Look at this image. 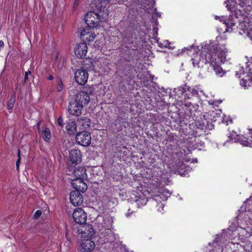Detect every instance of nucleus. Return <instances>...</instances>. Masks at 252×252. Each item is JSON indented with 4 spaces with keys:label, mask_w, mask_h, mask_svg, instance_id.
I'll list each match as a JSON object with an SVG mask.
<instances>
[{
    "label": "nucleus",
    "mask_w": 252,
    "mask_h": 252,
    "mask_svg": "<svg viewBox=\"0 0 252 252\" xmlns=\"http://www.w3.org/2000/svg\"><path fill=\"white\" fill-rule=\"evenodd\" d=\"M227 52V49L222 45L217 48V52L215 53L211 51L208 52L206 51H202L199 55L196 53L192 58V64L194 67L200 68L203 67V63H209V69L214 70L218 76L222 77L225 73V71L217 64L216 56L217 55L220 59V61L223 63L226 60Z\"/></svg>",
    "instance_id": "obj_1"
},
{
    "label": "nucleus",
    "mask_w": 252,
    "mask_h": 252,
    "mask_svg": "<svg viewBox=\"0 0 252 252\" xmlns=\"http://www.w3.org/2000/svg\"><path fill=\"white\" fill-rule=\"evenodd\" d=\"M252 237L251 236V233H250L248 227L246 228L238 226L234 231H232L231 244H239L241 242H246L249 244V242L252 241Z\"/></svg>",
    "instance_id": "obj_2"
},
{
    "label": "nucleus",
    "mask_w": 252,
    "mask_h": 252,
    "mask_svg": "<svg viewBox=\"0 0 252 252\" xmlns=\"http://www.w3.org/2000/svg\"><path fill=\"white\" fill-rule=\"evenodd\" d=\"M75 139L78 144L87 147L91 143V134L87 131H81L76 134Z\"/></svg>",
    "instance_id": "obj_3"
},
{
    "label": "nucleus",
    "mask_w": 252,
    "mask_h": 252,
    "mask_svg": "<svg viewBox=\"0 0 252 252\" xmlns=\"http://www.w3.org/2000/svg\"><path fill=\"white\" fill-rule=\"evenodd\" d=\"M85 21L86 25L94 29L97 26V24L101 21L99 17L96 12L94 11L88 12L85 16Z\"/></svg>",
    "instance_id": "obj_4"
},
{
    "label": "nucleus",
    "mask_w": 252,
    "mask_h": 252,
    "mask_svg": "<svg viewBox=\"0 0 252 252\" xmlns=\"http://www.w3.org/2000/svg\"><path fill=\"white\" fill-rule=\"evenodd\" d=\"M94 30V28L87 25L81 30L80 36L82 39L88 41H93L95 37Z\"/></svg>",
    "instance_id": "obj_5"
},
{
    "label": "nucleus",
    "mask_w": 252,
    "mask_h": 252,
    "mask_svg": "<svg viewBox=\"0 0 252 252\" xmlns=\"http://www.w3.org/2000/svg\"><path fill=\"white\" fill-rule=\"evenodd\" d=\"M72 217L76 223L83 224L87 220V214L85 211L80 208L74 210L72 214Z\"/></svg>",
    "instance_id": "obj_6"
},
{
    "label": "nucleus",
    "mask_w": 252,
    "mask_h": 252,
    "mask_svg": "<svg viewBox=\"0 0 252 252\" xmlns=\"http://www.w3.org/2000/svg\"><path fill=\"white\" fill-rule=\"evenodd\" d=\"M88 73L84 69H78L75 73L76 82L80 85H84L88 79Z\"/></svg>",
    "instance_id": "obj_7"
},
{
    "label": "nucleus",
    "mask_w": 252,
    "mask_h": 252,
    "mask_svg": "<svg viewBox=\"0 0 252 252\" xmlns=\"http://www.w3.org/2000/svg\"><path fill=\"white\" fill-rule=\"evenodd\" d=\"M88 91H83L78 93L75 96V101L80 105L82 104V107L87 105L90 102V97Z\"/></svg>",
    "instance_id": "obj_8"
},
{
    "label": "nucleus",
    "mask_w": 252,
    "mask_h": 252,
    "mask_svg": "<svg viewBox=\"0 0 252 252\" xmlns=\"http://www.w3.org/2000/svg\"><path fill=\"white\" fill-rule=\"evenodd\" d=\"M66 173L69 175H74L75 177L74 179H86L87 178L86 170L84 167L78 166L73 169L72 172L68 171Z\"/></svg>",
    "instance_id": "obj_9"
},
{
    "label": "nucleus",
    "mask_w": 252,
    "mask_h": 252,
    "mask_svg": "<svg viewBox=\"0 0 252 252\" xmlns=\"http://www.w3.org/2000/svg\"><path fill=\"white\" fill-rule=\"evenodd\" d=\"M84 179H73L71 182L72 187L79 192H84L87 189L88 186L84 181Z\"/></svg>",
    "instance_id": "obj_10"
},
{
    "label": "nucleus",
    "mask_w": 252,
    "mask_h": 252,
    "mask_svg": "<svg viewBox=\"0 0 252 252\" xmlns=\"http://www.w3.org/2000/svg\"><path fill=\"white\" fill-rule=\"evenodd\" d=\"M82 108V104L80 105L75 101L69 102L68 106V111L70 114L76 116L81 114Z\"/></svg>",
    "instance_id": "obj_11"
},
{
    "label": "nucleus",
    "mask_w": 252,
    "mask_h": 252,
    "mask_svg": "<svg viewBox=\"0 0 252 252\" xmlns=\"http://www.w3.org/2000/svg\"><path fill=\"white\" fill-rule=\"evenodd\" d=\"M70 201L75 206H80L83 203V197L80 192L72 191L70 193Z\"/></svg>",
    "instance_id": "obj_12"
},
{
    "label": "nucleus",
    "mask_w": 252,
    "mask_h": 252,
    "mask_svg": "<svg viewBox=\"0 0 252 252\" xmlns=\"http://www.w3.org/2000/svg\"><path fill=\"white\" fill-rule=\"evenodd\" d=\"M74 53L75 55L79 58H83L87 54L88 47L85 43H80L76 45L74 48Z\"/></svg>",
    "instance_id": "obj_13"
},
{
    "label": "nucleus",
    "mask_w": 252,
    "mask_h": 252,
    "mask_svg": "<svg viewBox=\"0 0 252 252\" xmlns=\"http://www.w3.org/2000/svg\"><path fill=\"white\" fill-rule=\"evenodd\" d=\"M94 248V243L90 239H86L81 242L79 251L80 252H90Z\"/></svg>",
    "instance_id": "obj_14"
},
{
    "label": "nucleus",
    "mask_w": 252,
    "mask_h": 252,
    "mask_svg": "<svg viewBox=\"0 0 252 252\" xmlns=\"http://www.w3.org/2000/svg\"><path fill=\"white\" fill-rule=\"evenodd\" d=\"M94 234V230L90 224H85L81 229V237L85 239L91 238Z\"/></svg>",
    "instance_id": "obj_15"
},
{
    "label": "nucleus",
    "mask_w": 252,
    "mask_h": 252,
    "mask_svg": "<svg viewBox=\"0 0 252 252\" xmlns=\"http://www.w3.org/2000/svg\"><path fill=\"white\" fill-rule=\"evenodd\" d=\"M69 159L71 164H77L81 161V152L77 149H72L69 152Z\"/></svg>",
    "instance_id": "obj_16"
},
{
    "label": "nucleus",
    "mask_w": 252,
    "mask_h": 252,
    "mask_svg": "<svg viewBox=\"0 0 252 252\" xmlns=\"http://www.w3.org/2000/svg\"><path fill=\"white\" fill-rule=\"evenodd\" d=\"M100 21L105 20L108 16L109 12L108 9L102 5L99 6V10L97 12Z\"/></svg>",
    "instance_id": "obj_17"
},
{
    "label": "nucleus",
    "mask_w": 252,
    "mask_h": 252,
    "mask_svg": "<svg viewBox=\"0 0 252 252\" xmlns=\"http://www.w3.org/2000/svg\"><path fill=\"white\" fill-rule=\"evenodd\" d=\"M66 129L69 135L74 134L77 131L76 123L73 121L68 122L66 126Z\"/></svg>",
    "instance_id": "obj_18"
},
{
    "label": "nucleus",
    "mask_w": 252,
    "mask_h": 252,
    "mask_svg": "<svg viewBox=\"0 0 252 252\" xmlns=\"http://www.w3.org/2000/svg\"><path fill=\"white\" fill-rule=\"evenodd\" d=\"M79 123L85 129H87L90 127L91 122L90 119L88 118L85 117H81L79 120Z\"/></svg>",
    "instance_id": "obj_19"
},
{
    "label": "nucleus",
    "mask_w": 252,
    "mask_h": 252,
    "mask_svg": "<svg viewBox=\"0 0 252 252\" xmlns=\"http://www.w3.org/2000/svg\"><path fill=\"white\" fill-rule=\"evenodd\" d=\"M42 133L44 140L47 142H49L51 138L50 130L49 128L46 127L43 130Z\"/></svg>",
    "instance_id": "obj_20"
},
{
    "label": "nucleus",
    "mask_w": 252,
    "mask_h": 252,
    "mask_svg": "<svg viewBox=\"0 0 252 252\" xmlns=\"http://www.w3.org/2000/svg\"><path fill=\"white\" fill-rule=\"evenodd\" d=\"M224 24L226 26L225 32H231V28L235 25V24L231 20L225 21Z\"/></svg>",
    "instance_id": "obj_21"
},
{
    "label": "nucleus",
    "mask_w": 252,
    "mask_h": 252,
    "mask_svg": "<svg viewBox=\"0 0 252 252\" xmlns=\"http://www.w3.org/2000/svg\"><path fill=\"white\" fill-rule=\"evenodd\" d=\"M186 86L183 85L181 86L180 87L175 89V90L177 91H176V93L178 95L180 94H183L184 92L186 91Z\"/></svg>",
    "instance_id": "obj_22"
},
{
    "label": "nucleus",
    "mask_w": 252,
    "mask_h": 252,
    "mask_svg": "<svg viewBox=\"0 0 252 252\" xmlns=\"http://www.w3.org/2000/svg\"><path fill=\"white\" fill-rule=\"evenodd\" d=\"M57 91L58 92H60L63 91V82L60 78H59L57 80Z\"/></svg>",
    "instance_id": "obj_23"
},
{
    "label": "nucleus",
    "mask_w": 252,
    "mask_h": 252,
    "mask_svg": "<svg viewBox=\"0 0 252 252\" xmlns=\"http://www.w3.org/2000/svg\"><path fill=\"white\" fill-rule=\"evenodd\" d=\"M15 101V96H12L9 100L7 103V108L9 110H11L13 106Z\"/></svg>",
    "instance_id": "obj_24"
},
{
    "label": "nucleus",
    "mask_w": 252,
    "mask_h": 252,
    "mask_svg": "<svg viewBox=\"0 0 252 252\" xmlns=\"http://www.w3.org/2000/svg\"><path fill=\"white\" fill-rule=\"evenodd\" d=\"M251 82L252 81L249 82L247 81V80L245 79H242L240 81V84L242 86L246 88L250 86V83H251Z\"/></svg>",
    "instance_id": "obj_25"
},
{
    "label": "nucleus",
    "mask_w": 252,
    "mask_h": 252,
    "mask_svg": "<svg viewBox=\"0 0 252 252\" xmlns=\"http://www.w3.org/2000/svg\"><path fill=\"white\" fill-rule=\"evenodd\" d=\"M18 159L16 161V169L18 171L19 170V165H20V162L21 161L20 150H18Z\"/></svg>",
    "instance_id": "obj_26"
},
{
    "label": "nucleus",
    "mask_w": 252,
    "mask_h": 252,
    "mask_svg": "<svg viewBox=\"0 0 252 252\" xmlns=\"http://www.w3.org/2000/svg\"><path fill=\"white\" fill-rule=\"evenodd\" d=\"M157 207H158V211L159 212L162 213L163 211L164 205L162 203H158Z\"/></svg>",
    "instance_id": "obj_27"
},
{
    "label": "nucleus",
    "mask_w": 252,
    "mask_h": 252,
    "mask_svg": "<svg viewBox=\"0 0 252 252\" xmlns=\"http://www.w3.org/2000/svg\"><path fill=\"white\" fill-rule=\"evenodd\" d=\"M223 236V235L221 234L220 235H217L216 237L214 239V241L217 243H221V241L220 238H222Z\"/></svg>",
    "instance_id": "obj_28"
},
{
    "label": "nucleus",
    "mask_w": 252,
    "mask_h": 252,
    "mask_svg": "<svg viewBox=\"0 0 252 252\" xmlns=\"http://www.w3.org/2000/svg\"><path fill=\"white\" fill-rule=\"evenodd\" d=\"M246 31L247 35L252 40V28L251 29L250 28H246Z\"/></svg>",
    "instance_id": "obj_29"
},
{
    "label": "nucleus",
    "mask_w": 252,
    "mask_h": 252,
    "mask_svg": "<svg viewBox=\"0 0 252 252\" xmlns=\"http://www.w3.org/2000/svg\"><path fill=\"white\" fill-rule=\"evenodd\" d=\"M57 124L59 126H60L61 127H63V118L60 117L58 118V120H57Z\"/></svg>",
    "instance_id": "obj_30"
},
{
    "label": "nucleus",
    "mask_w": 252,
    "mask_h": 252,
    "mask_svg": "<svg viewBox=\"0 0 252 252\" xmlns=\"http://www.w3.org/2000/svg\"><path fill=\"white\" fill-rule=\"evenodd\" d=\"M42 214V211L41 210L36 211L34 214V218L35 219L38 218Z\"/></svg>",
    "instance_id": "obj_31"
},
{
    "label": "nucleus",
    "mask_w": 252,
    "mask_h": 252,
    "mask_svg": "<svg viewBox=\"0 0 252 252\" xmlns=\"http://www.w3.org/2000/svg\"><path fill=\"white\" fill-rule=\"evenodd\" d=\"M160 191H161L165 196L170 194L169 191L165 188L160 189Z\"/></svg>",
    "instance_id": "obj_32"
},
{
    "label": "nucleus",
    "mask_w": 252,
    "mask_h": 252,
    "mask_svg": "<svg viewBox=\"0 0 252 252\" xmlns=\"http://www.w3.org/2000/svg\"><path fill=\"white\" fill-rule=\"evenodd\" d=\"M80 0H74V4H73V8L76 9V7L79 4Z\"/></svg>",
    "instance_id": "obj_33"
},
{
    "label": "nucleus",
    "mask_w": 252,
    "mask_h": 252,
    "mask_svg": "<svg viewBox=\"0 0 252 252\" xmlns=\"http://www.w3.org/2000/svg\"><path fill=\"white\" fill-rule=\"evenodd\" d=\"M241 144L244 146H248L249 145V142L247 140H242Z\"/></svg>",
    "instance_id": "obj_34"
},
{
    "label": "nucleus",
    "mask_w": 252,
    "mask_h": 252,
    "mask_svg": "<svg viewBox=\"0 0 252 252\" xmlns=\"http://www.w3.org/2000/svg\"><path fill=\"white\" fill-rule=\"evenodd\" d=\"M31 74V73L30 71L26 72L25 73V78H24L25 81H27L28 80V75L29 74Z\"/></svg>",
    "instance_id": "obj_35"
},
{
    "label": "nucleus",
    "mask_w": 252,
    "mask_h": 252,
    "mask_svg": "<svg viewBox=\"0 0 252 252\" xmlns=\"http://www.w3.org/2000/svg\"><path fill=\"white\" fill-rule=\"evenodd\" d=\"M90 63L88 64L89 66L88 67H85L87 69L92 70L93 69V64L91 62H89Z\"/></svg>",
    "instance_id": "obj_36"
},
{
    "label": "nucleus",
    "mask_w": 252,
    "mask_h": 252,
    "mask_svg": "<svg viewBox=\"0 0 252 252\" xmlns=\"http://www.w3.org/2000/svg\"><path fill=\"white\" fill-rule=\"evenodd\" d=\"M248 229H249V230H250V233H251V236L252 237V227L248 226Z\"/></svg>",
    "instance_id": "obj_37"
},
{
    "label": "nucleus",
    "mask_w": 252,
    "mask_h": 252,
    "mask_svg": "<svg viewBox=\"0 0 252 252\" xmlns=\"http://www.w3.org/2000/svg\"><path fill=\"white\" fill-rule=\"evenodd\" d=\"M84 88H86V89L89 88L90 89V91L89 92V94H92L93 92V90L92 89H91L92 87H86Z\"/></svg>",
    "instance_id": "obj_38"
},
{
    "label": "nucleus",
    "mask_w": 252,
    "mask_h": 252,
    "mask_svg": "<svg viewBox=\"0 0 252 252\" xmlns=\"http://www.w3.org/2000/svg\"><path fill=\"white\" fill-rule=\"evenodd\" d=\"M47 79L49 80H52L53 79V77L51 75H50Z\"/></svg>",
    "instance_id": "obj_39"
},
{
    "label": "nucleus",
    "mask_w": 252,
    "mask_h": 252,
    "mask_svg": "<svg viewBox=\"0 0 252 252\" xmlns=\"http://www.w3.org/2000/svg\"><path fill=\"white\" fill-rule=\"evenodd\" d=\"M207 125V127L209 129H211L214 126L212 124H211L210 126L208 124Z\"/></svg>",
    "instance_id": "obj_40"
},
{
    "label": "nucleus",
    "mask_w": 252,
    "mask_h": 252,
    "mask_svg": "<svg viewBox=\"0 0 252 252\" xmlns=\"http://www.w3.org/2000/svg\"><path fill=\"white\" fill-rule=\"evenodd\" d=\"M101 2H109L110 0H99Z\"/></svg>",
    "instance_id": "obj_41"
},
{
    "label": "nucleus",
    "mask_w": 252,
    "mask_h": 252,
    "mask_svg": "<svg viewBox=\"0 0 252 252\" xmlns=\"http://www.w3.org/2000/svg\"><path fill=\"white\" fill-rule=\"evenodd\" d=\"M240 71V74L244 73V68L242 67Z\"/></svg>",
    "instance_id": "obj_42"
},
{
    "label": "nucleus",
    "mask_w": 252,
    "mask_h": 252,
    "mask_svg": "<svg viewBox=\"0 0 252 252\" xmlns=\"http://www.w3.org/2000/svg\"><path fill=\"white\" fill-rule=\"evenodd\" d=\"M142 200V199H138L136 200V202H141Z\"/></svg>",
    "instance_id": "obj_43"
},
{
    "label": "nucleus",
    "mask_w": 252,
    "mask_h": 252,
    "mask_svg": "<svg viewBox=\"0 0 252 252\" xmlns=\"http://www.w3.org/2000/svg\"><path fill=\"white\" fill-rule=\"evenodd\" d=\"M126 216L127 217L129 216V212H128L127 213H126Z\"/></svg>",
    "instance_id": "obj_44"
},
{
    "label": "nucleus",
    "mask_w": 252,
    "mask_h": 252,
    "mask_svg": "<svg viewBox=\"0 0 252 252\" xmlns=\"http://www.w3.org/2000/svg\"><path fill=\"white\" fill-rule=\"evenodd\" d=\"M236 75L237 76H238V77H240V76H239V73H238V72H237V73H236Z\"/></svg>",
    "instance_id": "obj_45"
},
{
    "label": "nucleus",
    "mask_w": 252,
    "mask_h": 252,
    "mask_svg": "<svg viewBox=\"0 0 252 252\" xmlns=\"http://www.w3.org/2000/svg\"><path fill=\"white\" fill-rule=\"evenodd\" d=\"M232 252H239V251H233Z\"/></svg>",
    "instance_id": "obj_46"
},
{
    "label": "nucleus",
    "mask_w": 252,
    "mask_h": 252,
    "mask_svg": "<svg viewBox=\"0 0 252 252\" xmlns=\"http://www.w3.org/2000/svg\"><path fill=\"white\" fill-rule=\"evenodd\" d=\"M250 201H252V197H251V198H250Z\"/></svg>",
    "instance_id": "obj_47"
}]
</instances>
